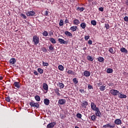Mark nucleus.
<instances>
[{
	"mask_svg": "<svg viewBox=\"0 0 128 128\" xmlns=\"http://www.w3.org/2000/svg\"><path fill=\"white\" fill-rule=\"evenodd\" d=\"M122 120L120 118H117L114 120V124H110V123L107 124L103 126V128H116V124L117 126H120V124H122Z\"/></svg>",
	"mask_w": 128,
	"mask_h": 128,
	"instance_id": "1",
	"label": "nucleus"
},
{
	"mask_svg": "<svg viewBox=\"0 0 128 128\" xmlns=\"http://www.w3.org/2000/svg\"><path fill=\"white\" fill-rule=\"evenodd\" d=\"M33 42L35 46H36V44H38L40 42V38L36 36H33Z\"/></svg>",
	"mask_w": 128,
	"mask_h": 128,
	"instance_id": "2",
	"label": "nucleus"
},
{
	"mask_svg": "<svg viewBox=\"0 0 128 128\" xmlns=\"http://www.w3.org/2000/svg\"><path fill=\"white\" fill-rule=\"evenodd\" d=\"M30 106L33 108H40V104L38 102H34L32 100L31 102H30Z\"/></svg>",
	"mask_w": 128,
	"mask_h": 128,
	"instance_id": "3",
	"label": "nucleus"
},
{
	"mask_svg": "<svg viewBox=\"0 0 128 128\" xmlns=\"http://www.w3.org/2000/svg\"><path fill=\"white\" fill-rule=\"evenodd\" d=\"M110 92L112 94V96H118L120 94V91L116 90H110Z\"/></svg>",
	"mask_w": 128,
	"mask_h": 128,
	"instance_id": "4",
	"label": "nucleus"
},
{
	"mask_svg": "<svg viewBox=\"0 0 128 128\" xmlns=\"http://www.w3.org/2000/svg\"><path fill=\"white\" fill-rule=\"evenodd\" d=\"M26 14L28 16H36V12L34 11H28Z\"/></svg>",
	"mask_w": 128,
	"mask_h": 128,
	"instance_id": "5",
	"label": "nucleus"
},
{
	"mask_svg": "<svg viewBox=\"0 0 128 128\" xmlns=\"http://www.w3.org/2000/svg\"><path fill=\"white\" fill-rule=\"evenodd\" d=\"M14 88H20V86H22V84H20V82H15L14 83Z\"/></svg>",
	"mask_w": 128,
	"mask_h": 128,
	"instance_id": "6",
	"label": "nucleus"
},
{
	"mask_svg": "<svg viewBox=\"0 0 128 128\" xmlns=\"http://www.w3.org/2000/svg\"><path fill=\"white\" fill-rule=\"evenodd\" d=\"M95 114L96 116H98V118H102V112H100V108H97L96 110Z\"/></svg>",
	"mask_w": 128,
	"mask_h": 128,
	"instance_id": "7",
	"label": "nucleus"
},
{
	"mask_svg": "<svg viewBox=\"0 0 128 128\" xmlns=\"http://www.w3.org/2000/svg\"><path fill=\"white\" fill-rule=\"evenodd\" d=\"M90 106H91L92 110H94V111H96L97 108H98L96 107V105L94 104V102H91Z\"/></svg>",
	"mask_w": 128,
	"mask_h": 128,
	"instance_id": "8",
	"label": "nucleus"
},
{
	"mask_svg": "<svg viewBox=\"0 0 128 128\" xmlns=\"http://www.w3.org/2000/svg\"><path fill=\"white\" fill-rule=\"evenodd\" d=\"M56 122H52L50 123L47 125L46 128H54V126H56Z\"/></svg>",
	"mask_w": 128,
	"mask_h": 128,
	"instance_id": "9",
	"label": "nucleus"
},
{
	"mask_svg": "<svg viewBox=\"0 0 128 128\" xmlns=\"http://www.w3.org/2000/svg\"><path fill=\"white\" fill-rule=\"evenodd\" d=\"M66 100L64 99H60L58 101V104L61 105L66 104Z\"/></svg>",
	"mask_w": 128,
	"mask_h": 128,
	"instance_id": "10",
	"label": "nucleus"
},
{
	"mask_svg": "<svg viewBox=\"0 0 128 128\" xmlns=\"http://www.w3.org/2000/svg\"><path fill=\"white\" fill-rule=\"evenodd\" d=\"M42 87L44 90H46V92H45V94H46V92H48V86L46 83H44Z\"/></svg>",
	"mask_w": 128,
	"mask_h": 128,
	"instance_id": "11",
	"label": "nucleus"
},
{
	"mask_svg": "<svg viewBox=\"0 0 128 128\" xmlns=\"http://www.w3.org/2000/svg\"><path fill=\"white\" fill-rule=\"evenodd\" d=\"M54 92L55 94H56V96H60L61 95H60V88H56L54 90Z\"/></svg>",
	"mask_w": 128,
	"mask_h": 128,
	"instance_id": "12",
	"label": "nucleus"
},
{
	"mask_svg": "<svg viewBox=\"0 0 128 128\" xmlns=\"http://www.w3.org/2000/svg\"><path fill=\"white\" fill-rule=\"evenodd\" d=\"M58 42H60V44H68V42L64 40L62 38H58Z\"/></svg>",
	"mask_w": 128,
	"mask_h": 128,
	"instance_id": "13",
	"label": "nucleus"
},
{
	"mask_svg": "<svg viewBox=\"0 0 128 128\" xmlns=\"http://www.w3.org/2000/svg\"><path fill=\"white\" fill-rule=\"evenodd\" d=\"M16 62V60L15 58H11L9 60L10 64H14Z\"/></svg>",
	"mask_w": 128,
	"mask_h": 128,
	"instance_id": "14",
	"label": "nucleus"
},
{
	"mask_svg": "<svg viewBox=\"0 0 128 128\" xmlns=\"http://www.w3.org/2000/svg\"><path fill=\"white\" fill-rule=\"evenodd\" d=\"M118 96L120 98H126V95L122 94L120 92L118 94Z\"/></svg>",
	"mask_w": 128,
	"mask_h": 128,
	"instance_id": "15",
	"label": "nucleus"
},
{
	"mask_svg": "<svg viewBox=\"0 0 128 128\" xmlns=\"http://www.w3.org/2000/svg\"><path fill=\"white\" fill-rule=\"evenodd\" d=\"M78 30V26H72L70 28V30L74 32H76Z\"/></svg>",
	"mask_w": 128,
	"mask_h": 128,
	"instance_id": "16",
	"label": "nucleus"
},
{
	"mask_svg": "<svg viewBox=\"0 0 128 128\" xmlns=\"http://www.w3.org/2000/svg\"><path fill=\"white\" fill-rule=\"evenodd\" d=\"M64 34H66V36H70V38H72V34L68 31H66L64 32Z\"/></svg>",
	"mask_w": 128,
	"mask_h": 128,
	"instance_id": "17",
	"label": "nucleus"
},
{
	"mask_svg": "<svg viewBox=\"0 0 128 128\" xmlns=\"http://www.w3.org/2000/svg\"><path fill=\"white\" fill-rule=\"evenodd\" d=\"M48 51L49 52H54V46L52 44L48 46Z\"/></svg>",
	"mask_w": 128,
	"mask_h": 128,
	"instance_id": "18",
	"label": "nucleus"
},
{
	"mask_svg": "<svg viewBox=\"0 0 128 128\" xmlns=\"http://www.w3.org/2000/svg\"><path fill=\"white\" fill-rule=\"evenodd\" d=\"M73 22L74 24H75V26H78V24H80V22L78 19L74 20Z\"/></svg>",
	"mask_w": 128,
	"mask_h": 128,
	"instance_id": "19",
	"label": "nucleus"
},
{
	"mask_svg": "<svg viewBox=\"0 0 128 128\" xmlns=\"http://www.w3.org/2000/svg\"><path fill=\"white\" fill-rule=\"evenodd\" d=\"M84 76L86 77L90 76V72L88 70H85L84 72Z\"/></svg>",
	"mask_w": 128,
	"mask_h": 128,
	"instance_id": "20",
	"label": "nucleus"
},
{
	"mask_svg": "<svg viewBox=\"0 0 128 128\" xmlns=\"http://www.w3.org/2000/svg\"><path fill=\"white\" fill-rule=\"evenodd\" d=\"M121 52H124V54H128V51L125 48H122L120 50Z\"/></svg>",
	"mask_w": 128,
	"mask_h": 128,
	"instance_id": "21",
	"label": "nucleus"
},
{
	"mask_svg": "<svg viewBox=\"0 0 128 128\" xmlns=\"http://www.w3.org/2000/svg\"><path fill=\"white\" fill-rule=\"evenodd\" d=\"M57 86H59L60 89L64 88V84L62 83L58 82L57 84Z\"/></svg>",
	"mask_w": 128,
	"mask_h": 128,
	"instance_id": "22",
	"label": "nucleus"
},
{
	"mask_svg": "<svg viewBox=\"0 0 128 128\" xmlns=\"http://www.w3.org/2000/svg\"><path fill=\"white\" fill-rule=\"evenodd\" d=\"M44 104L46 106H48V104H50V100L45 98L44 100Z\"/></svg>",
	"mask_w": 128,
	"mask_h": 128,
	"instance_id": "23",
	"label": "nucleus"
},
{
	"mask_svg": "<svg viewBox=\"0 0 128 128\" xmlns=\"http://www.w3.org/2000/svg\"><path fill=\"white\" fill-rule=\"evenodd\" d=\"M80 26L82 28L83 30H84L86 28V24L84 22L81 23Z\"/></svg>",
	"mask_w": 128,
	"mask_h": 128,
	"instance_id": "24",
	"label": "nucleus"
},
{
	"mask_svg": "<svg viewBox=\"0 0 128 128\" xmlns=\"http://www.w3.org/2000/svg\"><path fill=\"white\" fill-rule=\"evenodd\" d=\"M82 106H84L86 108V106H88V102L86 100L83 101V103L82 104Z\"/></svg>",
	"mask_w": 128,
	"mask_h": 128,
	"instance_id": "25",
	"label": "nucleus"
},
{
	"mask_svg": "<svg viewBox=\"0 0 128 128\" xmlns=\"http://www.w3.org/2000/svg\"><path fill=\"white\" fill-rule=\"evenodd\" d=\"M97 60L98 62H102L104 60V59L102 56L97 58Z\"/></svg>",
	"mask_w": 128,
	"mask_h": 128,
	"instance_id": "26",
	"label": "nucleus"
},
{
	"mask_svg": "<svg viewBox=\"0 0 128 128\" xmlns=\"http://www.w3.org/2000/svg\"><path fill=\"white\" fill-rule=\"evenodd\" d=\"M100 90L101 92H104L106 90V86L102 85L100 86Z\"/></svg>",
	"mask_w": 128,
	"mask_h": 128,
	"instance_id": "27",
	"label": "nucleus"
},
{
	"mask_svg": "<svg viewBox=\"0 0 128 128\" xmlns=\"http://www.w3.org/2000/svg\"><path fill=\"white\" fill-rule=\"evenodd\" d=\"M86 58L88 60H90V62H92L94 60V58L90 56H87Z\"/></svg>",
	"mask_w": 128,
	"mask_h": 128,
	"instance_id": "28",
	"label": "nucleus"
},
{
	"mask_svg": "<svg viewBox=\"0 0 128 128\" xmlns=\"http://www.w3.org/2000/svg\"><path fill=\"white\" fill-rule=\"evenodd\" d=\"M38 72L40 74H44V70L42 69L41 68H38Z\"/></svg>",
	"mask_w": 128,
	"mask_h": 128,
	"instance_id": "29",
	"label": "nucleus"
},
{
	"mask_svg": "<svg viewBox=\"0 0 128 128\" xmlns=\"http://www.w3.org/2000/svg\"><path fill=\"white\" fill-rule=\"evenodd\" d=\"M72 82L74 84H78V79H76V78H73Z\"/></svg>",
	"mask_w": 128,
	"mask_h": 128,
	"instance_id": "30",
	"label": "nucleus"
},
{
	"mask_svg": "<svg viewBox=\"0 0 128 128\" xmlns=\"http://www.w3.org/2000/svg\"><path fill=\"white\" fill-rule=\"evenodd\" d=\"M108 52H110V54H114V52H116L114 51L112 48H110L108 49Z\"/></svg>",
	"mask_w": 128,
	"mask_h": 128,
	"instance_id": "31",
	"label": "nucleus"
},
{
	"mask_svg": "<svg viewBox=\"0 0 128 128\" xmlns=\"http://www.w3.org/2000/svg\"><path fill=\"white\" fill-rule=\"evenodd\" d=\"M90 118H91L92 120H93L94 122V120H96V116L92 115L90 116Z\"/></svg>",
	"mask_w": 128,
	"mask_h": 128,
	"instance_id": "32",
	"label": "nucleus"
},
{
	"mask_svg": "<svg viewBox=\"0 0 128 128\" xmlns=\"http://www.w3.org/2000/svg\"><path fill=\"white\" fill-rule=\"evenodd\" d=\"M34 98L36 102H40V97L38 95L36 96H34Z\"/></svg>",
	"mask_w": 128,
	"mask_h": 128,
	"instance_id": "33",
	"label": "nucleus"
},
{
	"mask_svg": "<svg viewBox=\"0 0 128 128\" xmlns=\"http://www.w3.org/2000/svg\"><path fill=\"white\" fill-rule=\"evenodd\" d=\"M42 34L44 36H48V32L46 31H44L42 33Z\"/></svg>",
	"mask_w": 128,
	"mask_h": 128,
	"instance_id": "34",
	"label": "nucleus"
},
{
	"mask_svg": "<svg viewBox=\"0 0 128 128\" xmlns=\"http://www.w3.org/2000/svg\"><path fill=\"white\" fill-rule=\"evenodd\" d=\"M58 68L60 70H62V72L64 70V66H62V65H59Z\"/></svg>",
	"mask_w": 128,
	"mask_h": 128,
	"instance_id": "35",
	"label": "nucleus"
},
{
	"mask_svg": "<svg viewBox=\"0 0 128 128\" xmlns=\"http://www.w3.org/2000/svg\"><path fill=\"white\" fill-rule=\"evenodd\" d=\"M42 66H48L50 65V64H48V63L46 62H44V61H42Z\"/></svg>",
	"mask_w": 128,
	"mask_h": 128,
	"instance_id": "36",
	"label": "nucleus"
},
{
	"mask_svg": "<svg viewBox=\"0 0 128 128\" xmlns=\"http://www.w3.org/2000/svg\"><path fill=\"white\" fill-rule=\"evenodd\" d=\"M91 24L92 26H96V20H91Z\"/></svg>",
	"mask_w": 128,
	"mask_h": 128,
	"instance_id": "37",
	"label": "nucleus"
},
{
	"mask_svg": "<svg viewBox=\"0 0 128 128\" xmlns=\"http://www.w3.org/2000/svg\"><path fill=\"white\" fill-rule=\"evenodd\" d=\"M50 42H52V44H56V40H54V38H50Z\"/></svg>",
	"mask_w": 128,
	"mask_h": 128,
	"instance_id": "38",
	"label": "nucleus"
},
{
	"mask_svg": "<svg viewBox=\"0 0 128 128\" xmlns=\"http://www.w3.org/2000/svg\"><path fill=\"white\" fill-rule=\"evenodd\" d=\"M67 72L68 74H74V72L72 70H68Z\"/></svg>",
	"mask_w": 128,
	"mask_h": 128,
	"instance_id": "39",
	"label": "nucleus"
},
{
	"mask_svg": "<svg viewBox=\"0 0 128 128\" xmlns=\"http://www.w3.org/2000/svg\"><path fill=\"white\" fill-rule=\"evenodd\" d=\"M76 117L78 118H82V115L80 114V113H78L76 114Z\"/></svg>",
	"mask_w": 128,
	"mask_h": 128,
	"instance_id": "40",
	"label": "nucleus"
},
{
	"mask_svg": "<svg viewBox=\"0 0 128 128\" xmlns=\"http://www.w3.org/2000/svg\"><path fill=\"white\" fill-rule=\"evenodd\" d=\"M59 26H64V20H60L59 22Z\"/></svg>",
	"mask_w": 128,
	"mask_h": 128,
	"instance_id": "41",
	"label": "nucleus"
},
{
	"mask_svg": "<svg viewBox=\"0 0 128 128\" xmlns=\"http://www.w3.org/2000/svg\"><path fill=\"white\" fill-rule=\"evenodd\" d=\"M112 72H113V70L112 68H108L107 69L108 74H112Z\"/></svg>",
	"mask_w": 128,
	"mask_h": 128,
	"instance_id": "42",
	"label": "nucleus"
},
{
	"mask_svg": "<svg viewBox=\"0 0 128 128\" xmlns=\"http://www.w3.org/2000/svg\"><path fill=\"white\" fill-rule=\"evenodd\" d=\"M6 100L8 102H10V97L9 96L6 97Z\"/></svg>",
	"mask_w": 128,
	"mask_h": 128,
	"instance_id": "43",
	"label": "nucleus"
},
{
	"mask_svg": "<svg viewBox=\"0 0 128 128\" xmlns=\"http://www.w3.org/2000/svg\"><path fill=\"white\" fill-rule=\"evenodd\" d=\"M79 10L80 12H84V7H82V8L78 7L77 10Z\"/></svg>",
	"mask_w": 128,
	"mask_h": 128,
	"instance_id": "44",
	"label": "nucleus"
},
{
	"mask_svg": "<svg viewBox=\"0 0 128 128\" xmlns=\"http://www.w3.org/2000/svg\"><path fill=\"white\" fill-rule=\"evenodd\" d=\"M104 26V28H106V30H108V28H110V24H105Z\"/></svg>",
	"mask_w": 128,
	"mask_h": 128,
	"instance_id": "45",
	"label": "nucleus"
},
{
	"mask_svg": "<svg viewBox=\"0 0 128 128\" xmlns=\"http://www.w3.org/2000/svg\"><path fill=\"white\" fill-rule=\"evenodd\" d=\"M60 118H62V120H64V114H60Z\"/></svg>",
	"mask_w": 128,
	"mask_h": 128,
	"instance_id": "46",
	"label": "nucleus"
},
{
	"mask_svg": "<svg viewBox=\"0 0 128 128\" xmlns=\"http://www.w3.org/2000/svg\"><path fill=\"white\" fill-rule=\"evenodd\" d=\"M90 38V36H84V40H88Z\"/></svg>",
	"mask_w": 128,
	"mask_h": 128,
	"instance_id": "47",
	"label": "nucleus"
},
{
	"mask_svg": "<svg viewBox=\"0 0 128 128\" xmlns=\"http://www.w3.org/2000/svg\"><path fill=\"white\" fill-rule=\"evenodd\" d=\"M50 14V12L46 10L45 11L44 16H48V14Z\"/></svg>",
	"mask_w": 128,
	"mask_h": 128,
	"instance_id": "48",
	"label": "nucleus"
},
{
	"mask_svg": "<svg viewBox=\"0 0 128 128\" xmlns=\"http://www.w3.org/2000/svg\"><path fill=\"white\" fill-rule=\"evenodd\" d=\"M21 16H22V18L24 20H26V16L24 14H21Z\"/></svg>",
	"mask_w": 128,
	"mask_h": 128,
	"instance_id": "49",
	"label": "nucleus"
},
{
	"mask_svg": "<svg viewBox=\"0 0 128 128\" xmlns=\"http://www.w3.org/2000/svg\"><path fill=\"white\" fill-rule=\"evenodd\" d=\"M88 90H94V88L90 84H88Z\"/></svg>",
	"mask_w": 128,
	"mask_h": 128,
	"instance_id": "50",
	"label": "nucleus"
},
{
	"mask_svg": "<svg viewBox=\"0 0 128 128\" xmlns=\"http://www.w3.org/2000/svg\"><path fill=\"white\" fill-rule=\"evenodd\" d=\"M48 34L50 36H54V32H52V30H51L49 32Z\"/></svg>",
	"mask_w": 128,
	"mask_h": 128,
	"instance_id": "51",
	"label": "nucleus"
},
{
	"mask_svg": "<svg viewBox=\"0 0 128 128\" xmlns=\"http://www.w3.org/2000/svg\"><path fill=\"white\" fill-rule=\"evenodd\" d=\"M98 10L100 12H104V8L100 7L98 8Z\"/></svg>",
	"mask_w": 128,
	"mask_h": 128,
	"instance_id": "52",
	"label": "nucleus"
},
{
	"mask_svg": "<svg viewBox=\"0 0 128 128\" xmlns=\"http://www.w3.org/2000/svg\"><path fill=\"white\" fill-rule=\"evenodd\" d=\"M124 20L125 22H128V16H126L124 18Z\"/></svg>",
	"mask_w": 128,
	"mask_h": 128,
	"instance_id": "53",
	"label": "nucleus"
},
{
	"mask_svg": "<svg viewBox=\"0 0 128 128\" xmlns=\"http://www.w3.org/2000/svg\"><path fill=\"white\" fill-rule=\"evenodd\" d=\"M88 44H92V40H88Z\"/></svg>",
	"mask_w": 128,
	"mask_h": 128,
	"instance_id": "54",
	"label": "nucleus"
},
{
	"mask_svg": "<svg viewBox=\"0 0 128 128\" xmlns=\"http://www.w3.org/2000/svg\"><path fill=\"white\" fill-rule=\"evenodd\" d=\"M80 92H81V94H84V90H80Z\"/></svg>",
	"mask_w": 128,
	"mask_h": 128,
	"instance_id": "55",
	"label": "nucleus"
},
{
	"mask_svg": "<svg viewBox=\"0 0 128 128\" xmlns=\"http://www.w3.org/2000/svg\"><path fill=\"white\" fill-rule=\"evenodd\" d=\"M34 74H35V76H38V72L37 71H34Z\"/></svg>",
	"mask_w": 128,
	"mask_h": 128,
	"instance_id": "56",
	"label": "nucleus"
},
{
	"mask_svg": "<svg viewBox=\"0 0 128 128\" xmlns=\"http://www.w3.org/2000/svg\"><path fill=\"white\" fill-rule=\"evenodd\" d=\"M64 22L65 24H68V18H66Z\"/></svg>",
	"mask_w": 128,
	"mask_h": 128,
	"instance_id": "57",
	"label": "nucleus"
},
{
	"mask_svg": "<svg viewBox=\"0 0 128 128\" xmlns=\"http://www.w3.org/2000/svg\"><path fill=\"white\" fill-rule=\"evenodd\" d=\"M98 86H102V82H100L98 84Z\"/></svg>",
	"mask_w": 128,
	"mask_h": 128,
	"instance_id": "58",
	"label": "nucleus"
},
{
	"mask_svg": "<svg viewBox=\"0 0 128 128\" xmlns=\"http://www.w3.org/2000/svg\"><path fill=\"white\" fill-rule=\"evenodd\" d=\"M125 4L128 6V0H126Z\"/></svg>",
	"mask_w": 128,
	"mask_h": 128,
	"instance_id": "59",
	"label": "nucleus"
},
{
	"mask_svg": "<svg viewBox=\"0 0 128 128\" xmlns=\"http://www.w3.org/2000/svg\"><path fill=\"white\" fill-rule=\"evenodd\" d=\"M43 52H48V50H46V48H44L43 50Z\"/></svg>",
	"mask_w": 128,
	"mask_h": 128,
	"instance_id": "60",
	"label": "nucleus"
},
{
	"mask_svg": "<svg viewBox=\"0 0 128 128\" xmlns=\"http://www.w3.org/2000/svg\"><path fill=\"white\" fill-rule=\"evenodd\" d=\"M2 78H2V76L0 75V80H2Z\"/></svg>",
	"mask_w": 128,
	"mask_h": 128,
	"instance_id": "61",
	"label": "nucleus"
},
{
	"mask_svg": "<svg viewBox=\"0 0 128 128\" xmlns=\"http://www.w3.org/2000/svg\"><path fill=\"white\" fill-rule=\"evenodd\" d=\"M84 50H86V47H84L83 48Z\"/></svg>",
	"mask_w": 128,
	"mask_h": 128,
	"instance_id": "62",
	"label": "nucleus"
},
{
	"mask_svg": "<svg viewBox=\"0 0 128 128\" xmlns=\"http://www.w3.org/2000/svg\"><path fill=\"white\" fill-rule=\"evenodd\" d=\"M122 128H126V126H123Z\"/></svg>",
	"mask_w": 128,
	"mask_h": 128,
	"instance_id": "63",
	"label": "nucleus"
},
{
	"mask_svg": "<svg viewBox=\"0 0 128 128\" xmlns=\"http://www.w3.org/2000/svg\"><path fill=\"white\" fill-rule=\"evenodd\" d=\"M88 0V1H90V0H92H92Z\"/></svg>",
	"mask_w": 128,
	"mask_h": 128,
	"instance_id": "64",
	"label": "nucleus"
}]
</instances>
